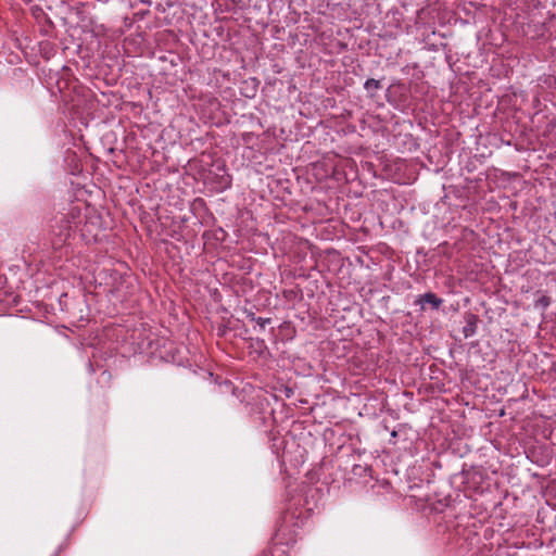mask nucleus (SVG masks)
<instances>
[{
	"mask_svg": "<svg viewBox=\"0 0 556 556\" xmlns=\"http://www.w3.org/2000/svg\"><path fill=\"white\" fill-rule=\"evenodd\" d=\"M294 514L293 513H287L283 515L281 522L276 529V532L273 536V547L269 549L275 551L279 545H290L295 543L298 531L295 529L294 523Z\"/></svg>",
	"mask_w": 556,
	"mask_h": 556,
	"instance_id": "obj_1",
	"label": "nucleus"
},
{
	"mask_svg": "<svg viewBox=\"0 0 556 556\" xmlns=\"http://www.w3.org/2000/svg\"><path fill=\"white\" fill-rule=\"evenodd\" d=\"M466 325L463 328V333L465 338H470L477 332V325L479 321V317L475 314H466L465 316Z\"/></svg>",
	"mask_w": 556,
	"mask_h": 556,
	"instance_id": "obj_2",
	"label": "nucleus"
},
{
	"mask_svg": "<svg viewBox=\"0 0 556 556\" xmlns=\"http://www.w3.org/2000/svg\"><path fill=\"white\" fill-rule=\"evenodd\" d=\"M417 303H420V304L428 303L432 306V308L438 309L441 306V304L443 303V300L438 298L432 292H427V293L420 295V298L417 300Z\"/></svg>",
	"mask_w": 556,
	"mask_h": 556,
	"instance_id": "obj_3",
	"label": "nucleus"
},
{
	"mask_svg": "<svg viewBox=\"0 0 556 556\" xmlns=\"http://www.w3.org/2000/svg\"><path fill=\"white\" fill-rule=\"evenodd\" d=\"M365 90L369 93V96L372 98L376 96L377 90L381 89V83L380 80L369 78L364 84Z\"/></svg>",
	"mask_w": 556,
	"mask_h": 556,
	"instance_id": "obj_4",
	"label": "nucleus"
},
{
	"mask_svg": "<svg viewBox=\"0 0 556 556\" xmlns=\"http://www.w3.org/2000/svg\"><path fill=\"white\" fill-rule=\"evenodd\" d=\"M551 304V298L547 295H542L535 301V307H540L542 309H545Z\"/></svg>",
	"mask_w": 556,
	"mask_h": 556,
	"instance_id": "obj_5",
	"label": "nucleus"
},
{
	"mask_svg": "<svg viewBox=\"0 0 556 556\" xmlns=\"http://www.w3.org/2000/svg\"><path fill=\"white\" fill-rule=\"evenodd\" d=\"M251 319L254 320L261 329H265V327L271 323L270 318L255 317L254 314H252Z\"/></svg>",
	"mask_w": 556,
	"mask_h": 556,
	"instance_id": "obj_6",
	"label": "nucleus"
},
{
	"mask_svg": "<svg viewBox=\"0 0 556 556\" xmlns=\"http://www.w3.org/2000/svg\"><path fill=\"white\" fill-rule=\"evenodd\" d=\"M260 556H274L273 549H264Z\"/></svg>",
	"mask_w": 556,
	"mask_h": 556,
	"instance_id": "obj_7",
	"label": "nucleus"
},
{
	"mask_svg": "<svg viewBox=\"0 0 556 556\" xmlns=\"http://www.w3.org/2000/svg\"><path fill=\"white\" fill-rule=\"evenodd\" d=\"M141 2L148 4V5H151V1L150 0H141Z\"/></svg>",
	"mask_w": 556,
	"mask_h": 556,
	"instance_id": "obj_8",
	"label": "nucleus"
},
{
	"mask_svg": "<svg viewBox=\"0 0 556 556\" xmlns=\"http://www.w3.org/2000/svg\"><path fill=\"white\" fill-rule=\"evenodd\" d=\"M391 435H392L393 438H395V437L397 435V432L394 430V431H392V432H391Z\"/></svg>",
	"mask_w": 556,
	"mask_h": 556,
	"instance_id": "obj_9",
	"label": "nucleus"
},
{
	"mask_svg": "<svg viewBox=\"0 0 556 556\" xmlns=\"http://www.w3.org/2000/svg\"><path fill=\"white\" fill-rule=\"evenodd\" d=\"M59 553H60V547L58 548V551L54 553V556H59Z\"/></svg>",
	"mask_w": 556,
	"mask_h": 556,
	"instance_id": "obj_10",
	"label": "nucleus"
},
{
	"mask_svg": "<svg viewBox=\"0 0 556 556\" xmlns=\"http://www.w3.org/2000/svg\"><path fill=\"white\" fill-rule=\"evenodd\" d=\"M67 236H70L68 229H66L65 239L67 238Z\"/></svg>",
	"mask_w": 556,
	"mask_h": 556,
	"instance_id": "obj_11",
	"label": "nucleus"
}]
</instances>
